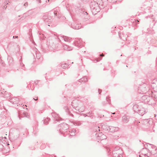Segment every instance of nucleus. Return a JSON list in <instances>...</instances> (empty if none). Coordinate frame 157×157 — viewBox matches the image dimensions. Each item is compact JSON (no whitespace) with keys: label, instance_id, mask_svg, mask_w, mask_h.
<instances>
[{"label":"nucleus","instance_id":"f257e3e1","mask_svg":"<svg viewBox=\"0 0 157 157\" xmlns=\"http://www.w3.org/2000/svg\"><path fill=\"white\" fill-rule=\"evenodd\" d=\"M59 9L56 8L54 9L53 11H50L48 13H45L43 16V19L45 22H51L52 21V17L54 15L57 16V14L59 13Z\"/></svg>","mask_w":157,"mask_h":157},{"label":"nucleus","instance_id":"f03ea898","mask_svg":"<svg viewBox=\"0 0 157 157\" xmlns=\"http://www.w3.org/2000/svg\"><path fill=\"white\" fill-rule=\"evenodd\" d=\"M72 105L79 112H82L85 110V107L83 104L77 100H74L72 102Z\"/></svg>","mask_w":157,"mask_h":157},{"label":"nucleus","instance_id":"7ed1b4c3","mask_svg":"<svg viewBox=\"0 0 157 157\" xmlns=\"http://www.w3.org/2000/svg\"><path fill=\"white\" fill-rule=\"evenodd\" d=\"M149 89L148 86L146 83H144L139 87L138 90V92L142 94H145Z\"/></svg>","mask_w":157,"mask_h":157},{"label":"nucleus","instance_id":"20e7f679","mask_svg":"<svg viewBox=\"0 0 157 157\" xmlns=\"http://www.w3.org/2000/svg\"><path fill=\"white\" fill-rule=\"evenodd\" d=\"M153 101L152 98L148 95H144L142 97V102L145 103H147L149 105L154 104V103H152V102Z\"/></svg>","mask_w":157,"mask_h":157},{"label":"nucleus","instance_id":"39448f33","mask_svg":"<svg viewBox=\"0 0 157 157\" xmlns=\"http://www.w3.org/2000/svg\"><path fill=\"white\" fill-rule=\"evenodd\" d=\"M145 148H143L141 151V154L143 155H144L145 156L147 155V153H145V151H147V149L146 148V147H148L149 148H150V147H151L152 149H155V151H156V150L157 149V148H156V147L155 146H154L151 144H149L148 143H147V144H145Z\"/></svg>","mask_w":157,"mask_h":157},{"label":"nucleus","instance_id":"423d86ee","mask_svg":"<svg viewBox=\"0 0 157 157\" xmlns=\"http://www.w3.org/2000/svg\"><path fill=\"white\" fill-rule=\"evenodd\" d=\"M59 131L61 134H64V132H66V130L69 128L68 125L66 123H63L60 124Z\"/></svg>","mask_w":157,"mask_h":157},{"label":"nucleus","instance_id":"0eeeda50","mask_svg":"<svg viewBox=\"0 0 157 157\" xmlns=\"http://www.w3.org/2000/svg\"><path fill=\"white\" fill-rule=\"evenodd\" d=\"M113 155L114 157H122V151L121 148L115 149V151H113Z\"/></svg>","mask_w":157,"mask_h":157},{"label":"nucleus","instance_id":"6e6552de","mask_svg":"<svg viewBox=\"0 0 157 157\" xmlns=\"http://www.w3.org/2000/svg\"><path fill=\"white\" fill-rule=\"evenodd\" d=\"M58 39L60 41H61V40H63L65 41L69 42H70L71 40V38L68 37L64 36H59L58 37Z\"/></svg>","mask_w":157,"mask_h":157},{"label":"nucleus","instance_id":"1a4fd4ad","mask_svg":"<svg viewBox=\"0 0 157 157\" xmlns=\"http://www.w3.org/2000/svg\"><path fill=\"white\" fill-rule=\"evenodd\" d=\"M107 130L110 132H114L117 131L118 130V128L117 127H114L112 126H107Z\"/></svg>","mask_w":157,"mask_h":157},{"label":"nucleus","instance_id":"9d476101","mask_svg":"<svg viewBox=\"0 0 157 157\" xmlns=\"http://www.w3.org/2000/svg\"><path fill=\"white\" fill-rule=\"evenodd\" d=\"M81 25L77 24L76 23L73 22L71 24V27L73 29H78L81 28Z\"/></svg>","mask_w":157,"mask_h":157},{"label":"nucleus","instance_id":"9b49d317","mask_svg":"<svg viewBox=\"0 0 157 157\" xmlns=\"http://www.w3.org/2000/svg\"><path fill=\"white\" fill-rule=\"evenodd\" d=\"M52 117L54 118L56 121H59L60 120H62V118L59 117V115L56 113H52Z\"/></svg>","mask_w":157,"mask_h":157},{"label":"nucleus","instance_id":"f8f14e48","mask_svg":"<svg viewBox=\"0 0 157 157\" xmlns=\"http://www.w3.org/2000/svg\"><path fill=\"white\" fill-rule=\"evenodd\" d=\"M10 101L14 104H17L19 103V99L17 97L13 98H11Z\"/></svg>","mask_w":157,"mask_h":157},{"label":"nucleus","instance_id":"ddd939ff","mask_svg":"<svg viewBox=\"0 0 157 157\" xmlns=\"http://www.w3.org/2000/svg\"><path fill=\"white\" fill-rule=\"evenodd\" d=\"M137 111V112L141 116H143L145 112V109L144 108H139Z\"/></svg>","mask_w":157,"mask_h":157},{"label":"nucleus","instance_id":"4468645a","mask_svg":"<svg viewBox=\"0 0 157 157\" xmlns=\"http://www.w3.org/2000/svg\"><path fill=\"white\" fill-rule=\"evenodd\" d=\"M81 41L82 40H81V39L78 40L74 42L75 45L78 48H79V47H81Z\"/></svg>","mask_w":157,"mask_h":157},{"label":"nucleus","instance_id":"2eb2a0df","mask_svg":"<svg viewBox=\"0 0 157 157\" xmlns=\"http://www.w3.org/2000/svg\"><path fill=\"white\" fill-rule=\"evenodd\" d=\"M63 49L67 51H70L73 48L71 46H68L67 45L64 44L63 46Z\"/></svg>","mask_w":157,"mask_h":157},{"label":"nucleus","instance_id":"dca6fc26","mask_svg":"<svg viewBox=\"0 0 157 157\" xmlns=\"http://www.w3.org/2000/svg\"><path fill=\"white\" fill-rule=\"evenodd\" d=\"M129 117L128 116H124L122 117V121L125 123H127L129 121Z\"/></svg>","mask_w":157,"mask_h":157},{"label":"nucleus","instance_id":"f3484780","mask_svg":"<svg viewBox=\"0 0 157 157\" xmlns=\"http://www.w3.org/2000/svg\"><path fill=\"white\" fill-rule=\"evenodd\" d=\"M88 81V79L86 77H84L79 79V81L80 82H86Z\"/></svg>","mask_w":157,"mask_h":157},{"label":"nucleus","instance_id":"a211bd4d","mask_svg":"<svg viewBox=\"0 0 157 157\" xmlns=\"http://www.w3.org/2000/svg\"><path fill=\"white\" fill-rule=\"evenodd\" d=\"M77 133L76 132V131L75 129H73L71 131L70 133V135L71 136H74L75 135V133Z\"/></svg>","mask_w":157,"mask_h":157},{"label":"nucleus","instance_id":"6ab92c4d","mask_svg":"<svg viewBox=\"0 0 157 157\" xmlns=\"http://www.w3.org/2000/svg\"><path fill=\"white\" fill-rule=\"evenodd\" d=\"M133 109L134 110V111L136 112H137V110L139 109V106L137 105H134L133 106Z\"/></svg>","mask_w":157,"mask_h":157},{"label":"nucleus","instance_id":"aec40b11","mask_svg":"<svg viewBox=\"0 0 157 157\" xmlns=\"http://www.w3.org/2000/svg\"><path fill=\"white\" fill-rule=\"evenodd\" d=\"M68 66V64L64 63L61 64V67L63 69H66L67 67Z\"/></svg>","mask_w":157,"mask_h":157},{"label":"nucleus","instance_id":"412c9836","mask_svg":"<svg viewBox=\"0 0 157 157\" xmlns=\"http://www.w3.org/2000/svg\"><path fill=\"white\" fill-rule=\"evenodd\" d=\"M50 120V119L49 118H47L44 121V124H48V121H49Z\"/></svg>","mask_w":157,"mask_h":157},{"label":"nucleus","instance_id":"4be33fe9","mask_svg":"<svg viewBox=\"0 0 157 157\" xmlns=\"http://www.w3.org/2000/svg\"><path fill=\"white\" fill-rule=\"evenodd\" d=\"M101 137H100V140H102L106 138V136L104 135H102Z\"/></svg>","mask_w":157,"mask_h":157},{"label":"nucleus","instance_id":"5701e85b","mask_svg":"<svg viewBox=\"0 0 157 157\" xmlns=\"http://www.w3.org/2000/svg\"><path fill=\"white\" fill-rule=\"evenodd\" d=\"M104 134L102 133H99V134H98L97 136H98L99 137V138H98V139H99L100 140V137H101L102 136V135H103Z\"/></svg>","mask_w":157,"mask_h":157},{"label":"nucleus","instance_id":"b1692460","mask_svg":"<svg viewBox=\"0 0 157 157\" xmlns=\"http://www.w3.org/2000/svg\"><path fill=\"white\" fill-rule=\"evenodd\" d=\"M21 66L22 67V69L24 70H25V67L24 66V65L22 63H21Z\"/></svg>","mask_w":157,"mask_h":157},{"label":"nucleus","instance_id":"393cba45","mask_svg":"<svg viewBox=\"0 0 157 157\" xmlns=\"http://www.w3.org/2000/svg\"><path fill=\"white\" fill-rule=\"evenodd\" d=\"M75 125H80L81 124V123L79 122H76L75 123Z\"/></svg>","mask_w":157,"mask_h":157},{"label":"nucleus","instance_id":"a878e982","mask_svg":"<svg viewBox=\"0 0 157 157\" xmlns=\"http://www.w3.org/2000/svg\"><path fill=\"white\" fill-rule=\"evenodd\" d=\"M87 113L86 114H85L84 113H82L81 114V115H82V116H84L85 117H90V116H89V115H87Z\"/></svg>","mask_w":157,"mask_h":157},{"label":"nucleus","instance_id":"bb28decb","mask_svg":"<svg viewBox=\"0 0 157 157\" xmlns=\"http://www.w3.org/2000/svg\"><path fill=\"white\" fill-rule=\"evenodd\" d=\"M64 109L66 110V112L68 113V114L69 113H68V108L67 107V106H65L64 107Z\"/></svg>","mask_w":157,"mask_h":157},{"label":"nucleus","instance_id":"cd10ccee","mask_svg":"<svg viewBox=\"0 0 157 157\" xmlns=\"http://www.w3.org/2000/svg\"><path fill=\"white\" fill-rule=\"evenodd\" d=\"M30 11V10H29L28 12H26L24 14V15H25V16H27V15L29 16V15H30L31 13H30V14H29V12Z\"/></svg>","mask_w":157,"mask_h":157},{"label":"nucleus","instance_id":"c85d7f7f","mask_svg":"<svg viewBox=\"0 0 157 157\" xmlns=\"http://www.w3.org/2000/svg\"><path fill=\"white\" fill-rule=\"evenodd\" d=\"M36 57L38 59H40V54H36Z\"/></svg>","mask_w":157,"mask_h":157},{"label":"nucleus","instance_id":"c756f323","mask_svg":"<svg viewBox=\"0 0 157 157\" xmlns=\"http://www.w3.org/2000/svg\"><path fill=\"white\" fill-rule=\"evenodd\" d=\"M28 6V3L27 2H26L24 4V6L25 7H27Z\"/></svg>","mask_w":157,"mask_h":157},{"label":"nucleus","instance_id":"7c9ffc66","mask_svg":"<svg viewBox=\"0 0 157 157\" xmlns=\"http://www.w3.org/2000/svg\"><path fill=\"white\" fill-rule=\"evenodd\" d=\"M154 151V150H153L151 151L152 154H155V153H156L157 152V151H156L154 153L153 152Z\"/></svg>","mask_w":157,"mask_h":157},{"label":"nucleus","instance_id":"2f4dec72","mask_svg":"<svg viewBox=\"0 0 157 157\" xmlns=\"http://www.w3.org/2000/svg\"><path fill=\"white\" fill-rule=\"evenodd\" d=\"M102 90H101L100 89H98V92H99V94H100L101 93V92Z\"/></svg>","mask_w":157,"mask_h":157},{"label":"nucleus","instance_id":"473e14b6","mask_svg":"<svg viewBox=\"0 0 157 157\" xmlns=\"http://www.w3.org/2000/svg\"><path fill=\"white\" fill-rule=\"evenodd\" d=\"M108 97H107L106 98V101H107V102L109 103V100H108Z\"/></svg>","mask_w":157,"mask_h":157},{"label":"nucleus","instance_id":"72a5a7b5","mask_svg":"<svg viewBox=\"0 0 157 157\" xmlns=\"http://www.w3.org/2000/svg\"><path fill=\"white\" fill-rule=\"evenodd\" d=\"M36 1L39 3H40L41 2L40 0H36Z\"/></svg>","mask_w":157,"mask_h":157},{"label":"nucleus","instance_id":"f704fd0d","mask_svg":"<svg viewBox=\"0 0 157 157\" xmlns=\"http://www.w3.org/2000/svg\"><path fill=\"white\" fill-rule=\"evenodd\" d=\"M7 7V6H4L3 7V8L4 9H6V8Z\"/></svg>","mask_w":157,"mask_h":157},{"label":"nucleus","instance_id":"c9c22d12","mask_svg":"<svg viewBox=\"0 0 157 157\" xmlns=\"http://www.w3.org/2000/svg\"><path fill=\"white\" fill-rule=\"evenodd\" d=\"M92 111H90V112H89V113H87V114H92Z\"/></svg>","mask_w":157,"mask_h":157},{"label":"nucleus","instance_id":"e433bc0d","mask_svg":"<svg viewBox=\"0 0 157 157\" xmlns=\"http://www.w3.org/2000/svg\"><path fill=\"white\" fill-rule=\"evenodd\" d=\"M100 56H104V55L103 54H100Z\"/></svg>","mask_w":157,"mask_h":157},{"label":"nucleus","instance_id":"4c0bfd02","mask_svg":"<svg viewBox=\"0 0 157 157\" xmlns=\"http://www.w3.org/2000/svg\"><path fill=\"white\" fill-rule=\"evenodd\" d=\"M119 33V35L120 38V39H122V37H121V36L120 35V33Z\"/></svg>","mask_w":157,"mask_h":157},{"label":"nucleus","instance_id":"58836bf2","mask_svg":"<svg viewBox=\"0 0 157 157\" xmlns=\"http://www.w3.org/2000/svg\"><path fill=\"white\" fill-rule=\"evenodd\" d=\"M33 99L35 100H37V98H36V99H35L34 98H33Z\"/></svg>","mask_w":157,"mask_h":157},{"label":"nucleus","instance_id":"ea45409f","mask_svg":"<svg viewBox=\"0 0 157 157\" xmlns=\"http://www.w3.org/2000/svg\"><path fill=\"white\" fill-rule=\"evenodd\" d=\"M87 115H89V116H90V117H91V116L90 115V114H87Z\"/></svg>","mask_w":157,"mask_h":157},{"label":"nucleus","instance_id":"a19ab883","mask_svg":"<svg viewBox=\"0 0 157 157\" xmlns=\"http://www.w3.org/2000/svg\"><path fill=\"white\" fill-rule=\"evenodd\" d=\"M95 7H94V8H92L91 7V9H92L93 10H94V9H95Z\"/></svg>","mask_w":157,"mask_h":157},{"label":"nucleus","instance_id":"79ce46f5","mask_svg":"<svg viewBox=\"0 0 157 157\" xmlns=\"http://www.w3.org/2000/svg\"><path fill=\"white\" fill-rule=\"evenodd\" d=\"M15 37L16 38H18V36H15Z\"/></svg>","mask_w":157,"mask_h":157},{"label":"nucleus","instance_id":"37998d69","mask_svg":"<svg viewBox=\"0 0 157 157\" xmlns=\"http://www.w3.org/2000/svg\"><path fill=\"white\" fill-rule=\"evenodd\" d=\"M5 4H6V6L8 4V3H5Z\"/></svg>","mask_w":157,"mask_h":157},{"label":"nucleus","instance_id":"c03bdc74","mask_svg":"<svg viewBox=\"0 0 157 157\" xmlns=\"http://www.w3.org/2000/svg\"><path fill=\"white\" fill-rule=\"evenodd\" d=\"M0 145H1V146L2 147H3V146L1 144H0Z\"/></svg>","mask_w":157,"mask_h":157},{"label":"nucleus","instance_id":"a18cd8bd","mask_svg":"<svg viewBox=\"0 0 157 157\" xmlns=\"http://www.w3.org/2000/svg\"><path fill=\"white\" fill-rule=\"evenodd\" d=\"M124 39H126V38H125L123 39V40H124Z\"/></svg>","mask_w":157,"mask_h":157},{"label":"nucleus","instance_id":"49530a36","mask_svg":"<svg viewBox=\"0 0 157 157\" xmlns=\"http://www.w3.org/2000/svg\"><path fill=\"white\" fill-rule=\"evenodd\" d=\"M115 113H113V114H115Z\"/></svg>","mask_w":157,"mask_h":157},{"label":"nucleus","instance_id":"de8ad7c7","mask_svg":"<svg viewBox=\"0 0 157 157\" xmlns=\"http://www.w3.org/2000/svg\"><path fill=\"white\" fill-rule=\"evenodd\" d=\"M4 96L5 97H6L5 96V95H4Z\"/></svg>","mask_w":157,"mask_h":157},{"label":"nucleus","instance_id":"09e8293b","mask_svg":"<svg viewBox=\"0 0 157 157\" xmlns=\"http://www.w3.org/2000/svg\"><path fill=\"white\" fill-rule=\"evenodd\" d=\"M35 84H37V83H36L35 82Z\"/></svg>","mask_w":157,"mask_h":157},{"label":"nucleus","instance_id":"8fccbe9b","mask_svg":"<svg viewBox=\"0 0 157 157\" xmlns=\"http://www.w3.org/2000/svg\"><path fill=\"white\" fill-rule=\"evenodd\" d=\"M49 0H48V2H49Z\"/></svg>","mask_w":157,"mask_h":157},{"label":"nucleus","instance_id":"3c124183","mask_svg":"<svg viewBox=\"0 0 157 157\" xmlns=\"http://www.w3.org/2000/svg\"><path fill=\"white\" fill-rule=\"evenodd\" d=\"M72 116H73V114H71Z\"/></svg>","mask_w":157,"mask_h":157},{"label":"nucleus","instance_id":"603ef678","mask_svg":"<svg viewBox=\"0 0 157 157\" xmlns=\"http://www.w3.org/2000/svg\"><path fill=\"white\" fill-rule=\"evenodd\" d=\"M9 144H7V145H8Z\"/></svg>","mask_w":157,"mask_h":157},{"label":"nucleus","instance_id":"864d4df0","mask_svg":"<svg viewBox=\"0 0 157 157\" xmlns=\"http://www.w3.org/2000/svg\"><path fill=\"white\" fill-rule=\"evenodd\" d=\"M9 144H7V145H8Z\"/></svg>","mask_w":157,"mask_h":157}]
</instances>
